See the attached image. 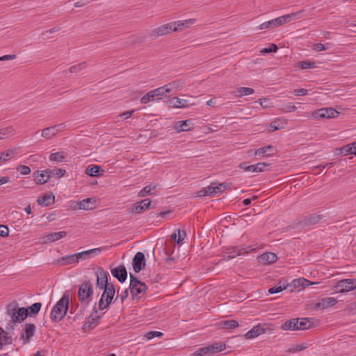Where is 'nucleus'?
<instances>
[{
    "label": "nucleus",
    "mask_w": 356,
    "mask_h": 356,
    "mask_svg": "<svg viewBox=\"0 0 356 356\" xmlns=\"http://www.w3.org/2000/svg\"><path fill=\"white\" fill-rule=\"evenodd\" d=\"M6 315L11 323H16L24 321L29 312L24 307L19 308L17 302H12L7 306Z\"/></svg>",
    "instance_id": "f03ea898"
},
{
    "label": "nucleus",
    "mask_w": 356,
    "mask_h": 356,
    "mask_svg": "<svg viewBox=\"0 0 356 356\" xmlns=\"http://www.w3.org/2000/svg\"><path fill=\"white\" fill-rule=\"evenodd\" d=\"M145 266V256L143 252H137L133 259V268L136 273L140 272Z\"/></svg>",
    "instance_id": "6ab92c4d"
},
{
    "label": "nucleus",
    "mask_w": 356,
    "mask_h": 356,
    "mask_svg": "<svg viewBox=\"0 0 356 356\" xmlns=\"http://www.w3.org/2000/svg\"><path fill=\"white\" fill-rule=\"evenodd\" d=\"M156 188V186L148 185L141 189L138 193V196L140 197L152 195V191Z\"/></svg>",
    "instance_id": "37998d69"
},
{
    "label": "nucleus",
    "mask_w": 356,
    "mask_h": 356,
    "mask_svg": "<svg viewBox=\"0 0 356 356\" xmlns=\"http://www.w3.org/2000/svg\"><path fill=\"white\" fill-rule=\"evenodd\" d=\"M95 200L92 198H86L77 202L79 209L90 210L95 208Z\"/></svg>",
    "instance_id": "c756f323"
},
{
    "label": "nucleus",
    "mask_w": 356,
    "mask_h": 356,
    "mask_svg": "<svg viewBox=\"0 0 356 356\" xmlns=\"http://www.w3.org/2000/svg\"><path fill=\"white\" fill-rule=\"evenodd\" d=\"M129 293L128 289H124V291L120 292V291H118V294L115 298V301L118 300L119 298L120 299L121 302H123L124 300L128 297Z\"/></svg>",
    "instance_id": "5fc2aeb1"
},
{
    "label": "nucleus",
    "mask_w": 356,
    "mask_h": 356,
    "mask_svg": "<svg viewBox=\"0 0 356 356\" xmlns=\"http://www.w3.org/2000/svg\"><path fill=\"white\" fill-rule=\"evenodd\" d=\"M298 67H300L302 70H306L309 68H314L316 67L315 62L309 61V60H303L298 63Z\"/></svg>",
    "instance_id": "a18cd8bd"
},
{
    "label": "nucleus",
    "mask_w": 356,
    "mask_h": 356,
    "mask_svg": "<svg viewBox=\"0 0 356 356\" xmlns=\"http://www.w3.org/2000/svg\"><path fill=\"white\" fill-rule=\"evenodd\" d=\"M165 95V92L163 89V87L157 88L154 90H152L145 94L140 98V103L142 104H147L150 102H154L156 100V97L163 96Z\"/></svg>",
    "instance_id": "f8f14e48"
},
{
    "label": "nucleus",
    "mask_w": 356,
    "mask_h": 356,
    "mask_svg": "<svg viewBox=\"0 0 356 356\" xmlns=\"http://www.w3.org/2000/svg\"><path fill=\"white\" fill-rule=\"evenodd\" d=\"M268 149H274V147L272 145H267L264 147H259L254 150H250L249 153L252 154L253 153L254 156H273L275 154V152H272L271 153L266 154V151Z\"/></svg>",
    "instance_id": "f704fd0d"
},
{
    "label": "nucleus",
    "mask_w": 356,
    "mask_h": 356,
    "mask_svg": "<svg viewBox=\"0 0 356 356\" xmlns=\"http://www.w3.org/2000/svg\"><path fill=\"white\" fill-rule=\"evenodd\" d=\"M86 67V63L85 62H83L78 65L72 66L69 69V71L70 73H76L79 71H81V70L84 69Z\"/></svg>",
    "instance_id": "8fccbe9b"
},
{
    "label": "nucleus",
    "mask_w": 356,
    "mask_h": 356,
    "mask_svg": "<svg viewBox=\"0 0 356 356\" xmlns=\"http://www.w3.org/2000/svg\"><path fill=\"white\" fill-rule=\"evenodd\" d=\"M275 27H276V26L274 24L273 20L271 19L270 21L265 22L261 24L259 26V29L262 30V29H273V28H275Z\"/></svg>",
    "instance_id": "6e6d98bb"
},
{
    "label": "nucleus",
    "mask_w": 356,
    "mask_h": 356,
    "mask_svg": "<svg viewBox=\"0 0 356 356\" xmlns=\"http://www.w3.org/2000/svg\"><path fill=\"white\" fill-rule=\"evenodd\" d=\"M226 187L227 186L225 183H221L216 186L214 184L215 194L222 193L223 191L226 189Z\"/></svg>",
    "instance_id": "338daca9"
},
{
    "label": "nucleus",
    "mask_w": 356,
    "mask_h": 356,
    "mask_svg": "<svg viewBox=\"0 0 356 356\" xmlns=\"http://www.w3.org/2000/svg\"><path fill=\"white\" fill-rule=\"evenodd\" d=\"M34 181L37 184H44L47 183L51 176V171L47 169L42 171H35L33 174Z\"/></svg>",
    "instance_id": "4468645a"
},
{
    "label": "nucleus",
    "mask_w": 356,
    "mask_h": 356,
    "mask_svg": "<svg viewBox=\"0 0 356 356\" xmlns=\"http://www.w3.org/2000/svg\"><path fill=\"white\" fill-rule=\"evenodd\" d=\"M151 204L149 199H145L135 203L130 209L129 211L133 213H141L147 209Z\"/></svg>",
    "instance_id": "f3484780"
},
{
    "label": "nucleus",
    "mask_w": 356,
    "mask_h": 356,
    "mask_svg": "<svg viewBox=\"0 0 356 356\" xmlns=\"http://www.w3.org/2000/svg\"><path fill=\"white\" fill-rule=\"evenodd\" d=\"M9 234V229L7 226L0 225V236L2 237L8 236Z\"/></svg>",
    "instance_id": "774afa93"
},
{
    "label": "nucleus",
    "mask_w": 356,
    "mask_h": 356,
    "mask_svg": "<svg viewBox=\"0 0 356 356\" xmlns=\"http://www.w3.org/2000/svg\"><path fill=\"white\" fill-rule=\"evenodd\" d=\"M97 286L100 289H104L111 284L108 283V273L102 268H98L96 272Z\"/></svg>",
    "instance_id": "dca6fc26"
},
{
    "label": "nucleus",
    "mask_w": 356,
    "mask_h": 356,
    "mask_svg": "<svg viewBox=\"0 0 356 356\" xmlns=\"http://www.w3.org/2000/svg\"><path fill=\"white\" fill-rule=\"evenodd\" d=\"M0 341H3V346L4 344H11L12 339L7 336V333L6 332H4L3 334L1 333V331H0Z\"/></svg>",
    "instance_id": "4d7b16f0"
},
{
    "label": "nucleus",
    "mask_w": 356,
    "mask_h": 356,
    "mask_svg": "<svg viewBox=\"0 0 356 356\" xmlns=\"http://www.w3.org/2000/svg\"><path fill=\"white\" fill-rule=\"evenodd\" d=\"M111 273L120 282H124L127 277V272L125 267L120 265L111 270Z\"/></svg>",
    "instance_id": "412c9836"
},
{
    "label": "nucleus",
    "mask_w": 356,
    "mask_h": 356,
    "mask_svg": "<svg viewBox=\"0 0 356 356\" xmlns=\"http://www.w3.org/2000/svg\"><path fill=\"white\" fill-rule=\"evenodd\" d=\"M97 311L95 312V314H92L90 315V316H88V318H87V321H86V324L84 325V326H86V324H88V326L90 327H94L97 320L100 318L99 316H98L97 314Z\"/></svg>",
    "instance_id": "c03bdc74"
},
{
    "label": "nucleus",
    "mask_w": 356,
    "mask_h": 356,
    "mask_svg": "<svg viewBox=\"0 0 356 356\" xmlns=\"http://www.w3.org/2000/svg\"><path fill=\"white\" fill-rule=\"evenodd\" d=\"M19 154H22V149L18 147L7 149L4 152H2L1 156H12Z\"/></svg>",
    "instance_id": "49530a36"
},
{
    "label": "nucleus",
    "mask_w": 356,
    "mask_h": 356,
    "mask_svg": "<svg viewBox=\"0 0 356 356\" xmlns=\"http://www.w3.org/2000/svg\"><path fill=\"white\" fill-rule=\"evenodd\" d=\"M186 237V233L184 231L177 229L171 235V239L175 241L177 243L182 242Z\"/></svg>",
    "instance_id": "ea45409f"
},
{
    "label": "nucleus",
    "mask_w": 356,
    "mask_h": 356,
    "mask_svg": "<svg viewBox=\"0 0 356 356\" xmlns=\"http://www.w3.org/2000/svg\"><path fill=\"white\" fill-rule=\"evenodd\" d=\"M195 20L194 19H189L184 21H177L174 22H170V24H174V26H172V28L174 27L172 31L175 32L183 30L184 28L188 27L189 26L195 23Z\"/></svg>",
    "instance_id": "cd10ccee"
},
{
    "label": "nucleus",
    "mask_w": 356,
    "mask_h": 356,
    "mask_svg": "<svg viewBox=\"0 0 356 356\" xmlns=\"http://www.w3.org/2000/svg\"><path fill=\"white\" fill-rule=\"evenodd\" d=\"M35 326L32 323H27L25 325L24 334H22V337L27 342L33 336Z\"/></svg>",
    "instance_id": "72a5a7b5"
},
{
    "label": "nucleus",
    "mask_w": 356,
    "mask_h": 356,
    "mask_svg": "<svg viewBox=\"0 0 356 356\" xmlns=\"http://www.w3.org/2000/svg\"><path fill=\"white\" fill-rule=\"evenodd\" d=\"M252 249L250 246H234L229 247L226 250V254H227V259H232L237 256L242 255L250 252ZM226 260V259H224Z\"/></svg>",
    "instance_id": "0eeeda50"
},
{
    "label": "nucleus",
    "mask_w": 356,
    "mask_h": 356,
    "mask_svg": "<svg viewBox=\"0 0 356 356\" xmlns=\"http://www.w3.org/2000/svg\"><path fill=\"white\" fill-rule=\"evenodd\" d=\"M191 121L190 120L178 121L175 123V129L179 131H186L191 129Z\"/></svg>",
    "instance_id": "473e14b6"
},
{
    "label": "nucleus",
    "mask_w": 356,
    "mask_h": 356,
    "mask_svg": "<svg viewBox=\"0 0 356 356\" xmlns=\"http://www.w3.org/2000/svg\"><path fill=\"white\" fill-rule=\"evenodd\" d=\"M56 264L59 266L75 264H77V259L75 254H71L59 258L56 261Z\"/></svg>",
    "instance_id": "5701e85b"
},
{
    "label": "nucleus",
    "mask_w": 356,
    "mask_h": 356,
    "mask_svg": "<svg viewBox=\"0 0 356 356\" xmlns=\"http://www.w3.org/2000/svg\"><path fill=\"white\" fill-rule=\"evenodd\" d=\"M268 329V327L266 324H258L247 332L244 334V337L247 339H254L259 335L264 334Z\"/></svg>",
    "instance_id": "9b49d317"
},
{
    "label": "nucleus",
    "mask_w": 356,
    "mask_h": 356,
    "mask_svg": "<svg viewBox=\"0 0 356 356\" xmlns=\"http://www.w3.org/2000/svg\"><path fill=\"white\" fill-rule=\"evenodd\" d=\"M259 103L260 106L264 108H267L271 107L270 99L268 98H260L259 99Z\"/></svg>",
    "instance_id": "680f3d73"
},
{
    "label": "nucleus",
    "mask_w": 356,
    "mask_h": 356,
    "mask_svg": "<svg viewBox=\"0 0 356 356\" xmlns=\"http://www.w3.org/2000/svg\"><path fill=\"white\" fill-rule=\"evenodd\" d=\"M168 104L172 108H186L189 105L188 100L177 97L169 99Z\"/></svg>",
    "instance_id": "393cba45"
},
{
    "label": "nucleus",
    "mask_w": 356,
    "mask_h": 356,
    "mask_svg": "<svg viewBox=\"0 0 356 356\" xmlns=\"http://www.w3.org/2000/svg\"><path fill=\"white\" fill-rule=\"evenodd\" d=\"M297 109V107L293 104V103L288 102L282 105V110L284 112H293Z\"/></svg>",
    "instance_id": "09e8293b"
},
{
    "label": "nucleus",
    "mask_w": 356,
    "mask_h": 356,
    "mask_svg": "<svg viewBox=\"0 0 356 356\" xmlns=\"http://www.w3.org/2000/svg\"><path fill=\"white\" fill-rule=\"evenodd\" d=\"M298 320V330H306L311 327V322L307 318H300Z\"/></svg>",
    "instance_id": "a19ab883"
},
{
    "label": "nucleus",
    "mask_w": 356,
    "mask_h": 356,
    "mask_svg": "<svg viewBox=\"0 0 356 356\" xmlns=\"http://www.w3.org/2000/svg\"><path fill=\"white\" fill-rule=\"evenodd\" d=\"M254 92V89L248 87H241L236 89L233 94L237 97L248 96Z\"/></svg>",
    "instance_id": "e433bc0d"
},
{
    "label": "nucleus",
    "mask_w": 356,
    "mask_h": 356,
    "mask_svg": "<svg viewBox=\"0 0 356 356\" xmlns=\"http://www.w3.org/2000/svg\"><path fill=\"white\" fill-rule=\"evenodd\" d=\"M348 154L356 155V141L337 148L334 152V156H348Z\"/></svg>",
    "instance_id": "2eb2a0df"
},
{
    "label": "nucleus",
    "mask_w": 356,
    "mask_h": 356,
    "mask_svg": "<svg viewBox=\"0 0 356 356\" xmlns=\"http://www.w3.org/2000/svg\"><path fill=\"white\" fill-rule=\"evenodd\" d=\"M51 175L55 176L56 177H62L65 174V170L61 168L51 170Z\"/></svg>",
    "instance_id": "e2e57ef3"
},
{
    "label": "nucleus",
    "mask_w": 356,
    "mask_h": 356,
    "mask_svg": "<svg viewBox=\"0 0 356 356\" xmlns=\"http://www.w3.org/2000/svg\"><path fill=\"white\" fill-rule=\"evenodd\" d=\"M259 262L264 264H273L277 261V257L275 253L266 252L261 254L259 258Z\"/></svg>",
    "instance_id": "bb28decb"
},
{
    "label": "nucleus",
    "mask_w": 356,
    "mask_h": 356,
    "mask_svg": "<svg viewBox=\"0 0 356 356\" xmlns=\"http://www.w3.org/2000/svg\"><path fill=\"white\" fill-rule=\"evenodd\" d=\"M65 127V124L61 123L59 124L44 128L42 131L41 136L45 139H51L53 137H54L58 132L64 130Z\"/></svg>",
    "instance_id": "9d476101"
},
{
    "label": "nucleus",
    "mask_w": 356,
    "mask_h": 356,
    "mask_svg": "<svg viewBox=\"0 0 356 356\" xmlns=\"http://www.w3.org/2000/svg\"><path fill=\"white\" fill-rule=\"evenodd\" d=\"M271 163L268 162H261L253 165H248V163H243L239 165L241 169H243L247 172H260L265 170V168L270 166Z\"/></svg>",
    "instance_id": "6e6552de"
},
{
    "label": "nucleus",
    "mask_w": 356,
    "mask_h": 356,
    "mask_svg": "<svg viewBox=\"0 0 356 356\" xmlns=\"http://www.w3.org/2000/svg\"><path fill=\"white\" fill-rule=\"evenodd\" d=\"M280 329L283 331L298 330L297 318H293L289 321H285L281 325Z\"/></svg>",
    "instance_id": "7c9ffc66"
},
{
    "label": "nucleus",
    "mask_w": 356,
    "mask_h": 356,
    "mask_svg": "<svg viewBox=\"0 0 356 356\" xmlns=\"http://www.w3.org/2000/svg\"><path fill=\"white\" fill-rule=\"evenodd\" d=\"M286 286H273V287H271L268 289V293H270V294H274V293H279L282 291H283L284 289H286Z\"/></svg>",
    "instance_id": "0e129e2a"
},
{
    "label": "nucleus",
    "mask_w": 356,
    "mask_h": 356,
    "mask_svg": "<svg viewBox=\"0 0 356 356\" xmlns=\"http://www.w3.org/2000/svg\"><path fill=\"white\" fill-rule=\"evenodd\" d=\"M41 306L42 305L40 302H35L33 304L31 307L27 308L29 315L38 314L41 308Z\"/></svg>",
    "instance_id": "de8ad7c7"
},
{
    "label": "nucleus",
    "mask_w": 356,
    "mask_h": 356,
    "mask_svg": "<svg viewBox=\"0 0 356 356\" xmlns=\"http://www.w3.org/2000/svg\"><path fill=\"white\" fill-rule=\"evenodd\" d=\"M330 43H327L325 44L322 43L315 44L313 47V49L316 51H322L329 49Z\"/></svg>",
    "instance_id": "603ef678"
},
{
    "label": "nucleus",
    "mask_w": 356,
    "mask_h": 356,
    "mask_svg": "<svg viewBox=\"0 0 356 356\" xmlns=\"http://www.w3.org/2000/svg\"><path fill=\"white\" fill-rule=\"evenodd\" d=\"M339 293H346L356 289L355 279H344L339 280L334 286Z\"/></svg>",
    "instance_id": "39448f33"
},
{
    "label": "nucleus",
    "mask_w": 356,
    "mask_h": 356,
    "mask_svg": "<svg viewBox=\"0 0 356 356\" xmlns=\"http://www.w3.org/2000/svg\"><path fill=\"white\" fill-rule=\"evenodd\" d=\"M92 293V284L90 282L82 283L78 291V297L81 302L87 300Z\"/></svg>",
    "instance_id": "1a4fd4ad"
},
{
    "label": "nucleus",
    "mask_w": 356,
    "mask_h": 356,
    "mask_svg": "<svg viewBox=\"0 0 356 356\" xmlns=\"http://www.w3.org/2000/svg\"><path fill=\"white\" fill-rule=\"evenodd\" d=\"M183 86L184 82L181 80L177 79L164 85L162 87L165 94L172 91L181 90L183 88Z\"/></svg>",
    "instance_id": "aec40b11"
},
{
    "label": "nucleus",
    "mask_w": 356,
    "mask_h": 356,
    "mask_svg": "<svg viewBox=\"0 0 356 356\" xmlns=\"http://www.w3.org/2000/svg\"><path fill=\"white\" fill-rule=\"evenodd\" d=\"M337 303V300L333 297H327L319 300L316 303V307L325 309L334 306Z\"/></svg>",
    "instance_id": "4be33fe9"
},
{
    "label": "nucleus",
    "mask_w": 356,
    "mask_h": 356,
    "mask_svg": "<svg viewBox=\"0 0 356 356\" xmlns=\"http://www.w3.org/2000/svg\"><path fill=\"white\" fill-rule=\"evenodd\" d=\"M163 334L161 332L151 331L146 334L145 337L148 340L152 339L154 337H161Z\"/></svg>",
    "instance_id": "052dcab7"
},
{
    "label": "nucleus",
    "mask_w": 356,
    "mask_h": 356,
    "mask_svg": "<svg viewBox=\"0 0 356 356\" xmlns=\"http://www.w3.org/2000/svg\"><path fill=\"white\" fill-rule=\"evenodd\" d=\"M69 305V294L65 293L62 298L52 308L50 314L51 319L54 322L60 321L67 314Z\"/></svg>",
    "instance_id": "f257e3e1"
},
{
    "label": "nucleus",
    "mask_w": 356,
    "mask_h": 356,
    "mask_svg": "<svg viewBox=\"0 0 356 356\" xmlns=\"http://www.w3.org/2000/svg\"><path fill=\"white\" fill-rule=\"evenodd\" d=\"M339 114V112L332 108H322L312 113V118L314 120H320L323 118H334Z\"/></svg>",
    "instance_id": "20e7f679"
},
{
    "label": "nucleus",
    "mask_w": 356,
    "mask_h": 356,
    "mask_svg": "<svg viewBox=\"0 0 356 356\" xmlns=\"http://www.w3.org/2000/svg\"><path fill=\"white\" fill-rule=\"evenodd\" d=\"M17 171L22 175H26L31 172V169L29 166L21 165L17 168Z\"/></svg>",
    "instance_id": "69168bd1"
},
{
    "label": "nucleus",
    "mask_w": 356,
    "mask_h": 356,
    "mask_svg": "<svg viewBox=\"0 0 356 356\" xmlns=\"http://www.w3.org/2000/svg\"><path fill=\"white\" fill-rule=\"evenodd\" d=\"M215 194L214 184L212 183L206 188L199 191L200 196H211Z\"/></svg>",
    "instance_id": "79ce46f5"
},
{
    "label": "nucleus",
    "mask_w": 356,
    "mask_h": 356,
    "mask_svg": "<svg viewBox=\"0 0 356 356\" xmlns=\"http://www.w3.org/2000/svg\"><path fill=\"white\" fill-rule=\"evenodd\" d=\"M104 172V170L99 165H91L86 169V174L90 177H99Z\"/></svg>",
    "instance_id": "2f4dec72"
},
{
    "label": "nucleus",
    "mask_w": 356,
    "mask_h": 356,
    "mask_svg": "<svg viewBox=\"0 0 356 356\" xmlns=\"http://www.w3.org/2000/svg\"><path fill=\"white\" fill-rule=\"evenodd\" d=\"M303 12V10H300L291 14L284 15L282 16V22H284V24H285L286 22H291L293 19H300L302 17V13Z\"/></svg>",
    "instance_id": "58836bf2"
},
{
    "label": "nucleus",
    "mask_w": 356,
    "mask_h": 356,
    "mask_svg": "<svg viewBox=\"0 0 356 356\" xmlns=\"http://www.w3.org/2000/svg\"><path fill=\"white\" fill-rule=\"evenodd\" d=\"M193 356H209L207 346L197 349L193 353Z\"/></svg>",
    "instance_id": "13d9d810"
},
{
    "label": "nucleus",
    "mask_w": 356,
    "mask_h": 356,
    "mask_svg": "<svg viewBox=\"0 0 356 356\" xmlns=\"http://www.w3.org/2000/svg\"><path fill=\"white\" fill-rule=\"evenodd\" d=\"M282 128L280 120H275L269 124L268 131H275Z\"/></svg>",
    "instance_id": "3c124183"
},
{
    "label": "nucleus",
    "mask_w": 356,
    "mask_h": 356,
    "mask_svg": "<svg viewBox=\"0 0 356 356\" xmlns=\"http://www.w3.org/2000/svg\"><path fill=\"white\" fill-rule=\"evenodd\" d=\"M15 134L13 127H7L0 129V140L7 139Z\"/></svg>",
    "instance_id": "4c0bfd02"
},
{
    "label": "nucleus",
    "mask_w": 356,
    "mask_h": 356,
    "mask_svg": "<svg viewBox=\"0 0 356 356\" xmlns=\"http://www.w3.org/2000/svg\"><path fill=\"white\" fill-rule=\"evenodd\" d=\"M172 26H174V24H170V22L160 26L152 31V32L150 33V36L153 37V38L155 39L160 36L167 35L172 32V30L174 29V27L172 28Z\"/></svg>",
    "instance_id": "ddd939ff"
},
{
    "label": "nucleus",
    "mask_w": 356,
    "mask_h": 356,
    "mask_svg": "<svg viewBox=\"0 0 356 356\" xmlns=\"http://www.w3.org/2000/svg\"><path fill=\"white\" fill-rule=\"evenodd\" d=\"M55 196L51 194H45L44 195L40 197L37 202L38 204L42 207H48L54 203Z\"/></svg>",
    "instance_id": "c85d7f7f"
},
{
    "label": "nucleus",
    "mask_w": 356,
    "mask_h": 356,
    "mask_svg": "<svg viewBox=\"0 0 356 356\" xmlns=\"http://www.w3.org/2000/svg\"><path fill=\"white\" fill-rule=\"evenodd\" d=\"M306 348V346L303 344H298L289 348L287 351L291 353H297Z\"/></svg>",
    "instance_id": "bf43d9fd"
},
{
    "label": "nucleus",
    "mask_w": 356,
    "mask_h": 356,
    "mask_svg": "<svg viewBox=\"0 0 356 356\" xmlns=\"http://www.w3.org/2000/svg\"><path fill=\"white\" fill-rule=\"evenodd\" d=\"M115 292V290L113 284H110L108 286L104 289V292L98 302L99 309L104 310L109 306L113 299Z\"/></svg>",
    "instance_id": "7ed1b4c3"
},
{
    "label": "nucleus",
    "mask_w": 356,
    "mask_h": 356,
    "mask_svg": "<svg viewBox=\"0 0 356 356\" xmlns=\"http://www.w3.org/2000/svg\"><path fill=\"white\" fill-rule=\"evenodd\" d=\"M208 350V354L209 356L220 353L224 350L226 348V345L225 343L219 341L215 342L208 346H207Z\"/></svg>",
    "instance_id": "a878e982"
},
{
    "label": "nucleus",
    "mask_w": 356,
    "mask_h": 356,
    "mask_svg": "<svg viewBox=\"0 0 356 356\" xmlns=\"http://www.w3.org/2000/svg\"><path fill=\"white\" fill-rule=\"evenodd\" d=\"M130 292L133 296H136L145 291L147 289L146 285L138 280L133 275L130 274Z\"/></svg>",
    "instance_id": "423d86ee"
},
{
    "label": "nucleus",
    "mask_w": 356,
    "mask_h": 356,
    "mask_svg": "<svg viewBox=\"0 0 356 356\" xmlns=\"http://www.w3.org/2000/svg\"><path fill=\"white\" fill-rule=\"evenodd\" d=\"M278 49L277 46L275 44H270V47L262 49L260 52L262 54H266L271 52H276Z\"/></svg>",
    "instance_id": "864d4df0"
},
{
    "label": "nucleus",
    "mask_w": 356,
    "mask_h": 356,
    "mask_svg": "<svg viewBox=\"0 0 356 356\" xmlns=\"http://www.w3.org/2000/svg\"><path fill=\"white\" fill-rule=\"evenodd\" d=\"M67 235L65 231L58 232H51L41 238V241L44 243H53L64 238Z\"/></svg>",
    "instance_id": "a211bd4d"
},
{
    "label": "nucleus",
    "mask_w": 356,
    "mask_h": 356,
    "mask_svg": "<svg viewBox=\"0 0 356 356\" xmlns=\"http://www.w3.org/2000/svg\"><path fill=\"white\" fill-rule=\"evenodd\" d=\"M100 252V248H94L74 254L77 259V263H79L80 260H84L86 258L91 257L92 254L97 255L99 254Z\"/></svg>",
    "instance_id": "b1692460"
},
{
    "label": "nucleus",
    "mask_w": 356,
    "mask_h": 356,
    "mask_svg": "<svg viewBox=\"0 0 356 356\" xmlns=\"http://www.w3.org/2000/svg\"><path fill=\"white\" fill-rule=\"evenodd\" d=\"M238 326V323L235 320H226L218 323V328L220 329H234Z\"/></svg>",
    "instance_id": "c9c22d12"
}]
</instances>
